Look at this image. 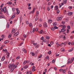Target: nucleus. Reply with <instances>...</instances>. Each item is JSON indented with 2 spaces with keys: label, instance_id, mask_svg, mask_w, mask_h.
I'll return each instance as SVG.
<instances>
[{
  "label": "nucleus",
  "instance_id": "79ce46f5",
  "mask_svg": "<svg viewBox=\"0 0 74 74\" xmlns=\"http://www.w3.org/2000/svg\"><path fill=\"white\" fill-rule=\"evenodd\" d=\"M42 32H43V30H41L40 32V34H42Z\"/></svg>",
  "mask_w": 74,
  "mask_h": 74
},
{
  "label": "nucleus",
  "instance_id": "5fc2aeb1",
  "mask_svg": "<svg viewBox=\"0 0 74 74\" xmlns=\"http://www.w3.org/2000/svg\"><path fill=\"white\" fill-rule=\"evenodd\" d=\"M66 65H63V66H62L61 67H62V68H63V67H66Z\"/></svg>",
  "mask_w": 74,
  "mask_h": 74
},
{
  "label": "nucleus",
  "instance_id": "f3484780",
  "mask_svg": "<svg viewBox=\"0 0 74 74\" xmlns=\"http://www.w3.org/2000/svg\"><path fill=\"white\" fill-rule=\"evenodd\" d=\"M8 67L9 69H11V68L12 67V64H10L9 65Z\"/></svg>",
  "mask_w": 74,
  "mask_h": 74
},
{
  "label": "nucleus",
  "instance_id": "09e8293b",
  "mask_svg": "<svg viewBox=\"0 0 74 74\" xmlns=\"http://www.w3.org/2000/svg\"><path fill=\"white\" fill-rule=\"evenodd\" d=\"M20 58V56H18V57L16 58V59H17V60H18V59H19Z\"/></svg>",
  "mask_w": 74,
  "mask_h": 74
},
{
  "label": "nucleus",
  "instance_id": "f8f14e48",
  "mask_svg": "<svg viewBox=\"0 0 74 74\" xmlns=\"http://www.w3.org/2000/svg\"><path fill=\"white\" fill-rule=\"evenodd\" d=\"M68 14L69 16L73 14V12H69L68 13Z\"/></svg>",
  "mask_w": 74,
  "mask_h": 74
},
{
  "label": "nucleus",
  "instance_id": "6e6552de",
  "mask_svg": "<svg viewBox=\"0 0 74 74\" xmlns=\"http://www.w3.org/2000/svg\"><path fill=\"white\" fill-rule=\"evenodd\" d=\"M5 59V56H3V57L2 58H1V61H2V62L3 61H4V59Z\"/></svg>",
  "mask_w": 74,
  "mask_h": 74
},
{
  "label": "nucleus",
  "instance_id": "2f4dec72",
  "mask_svg": "<svg viewBox=\"0 0 74 74\" xmlns=\"http://www.w3.org/2000/svg\"><path fill=\"white\" fill-rule=\"evenodd\" d=\"M20 12H19V10H17V12H16V14L17 15H18V14H19Z\"/></svg>",
  "mask_w": 74,
  "mask_h": 74
},
{
  "label": "nucleus",
  "instance_id": "f257e3e1",
  "mask_svg": "<svg viewBox=\"0 0 74 74\" xmlns=\"http://www.w3.org/2000/svg\"><path fill=\"white\" fill-rule=\"evenodd\" d=\"M7 10H6V7H4L3 8V11L4 13H6Z\"/></svg>",
  "mask_w": 74,
  "mask_h": 74
},
{
  "label": "nucleus",
  "instance_id": "680f3d73",
  "mask_svg": "<svg viewBox=\"0 0 74 74\" xmlns=\"http://www.w3.org/2000/svg\"><path fill=\"white\" fill-rule=\"evenodd\" d=\"M32 71H35L36 69H32Z\"/></svg>",
  "mask_w": 74,
  "mask_h": 74
},
{
  "label": "nucleus",
  "instance_id": "4d7b16f0",
  "mask_svg": "<svg viewBox=\"0 0 74 74\" xmlns=\"http://www.w3.org/2000/svg\"><path fill=\"white\" fill-rule=\"evenodd\" d=\"M23 37L25 38H26V34L24 35Z\"/></svg>",
  "mask_w": 74,
  "mask_h": 74
},
{
  "label": "nucleus",
  "instance_id": "bf43d9fd",
  "mask_svg": "<svg viewBox=\"0 0 74 74\" xmlns=\"http://www.w3.org/2000/svg\"><path fill=\"white\" fill-rule=\"evenodd\" d=\"M70 60H68V62H67L68 64H69L70 63Z\"/></svg>",
  "mask_w": 74,
  "mask_h": 74
},
{
  "label": "nucleus",
  "instance_id": "864d4df0",
  "mask_svg": "<svg viewBox=\"0 0 74 74\" xmlns=\"http://www.w3.org/2000/svg\"><path fill=\"white\" fill-rule=\"evenodd\" d=\"M55 29H58V27L56 26H55L54 27Z\"/></svg>",
  "mask_w": 74,
  "mask_h": 74
},
{
  "label": "nucleus",
  "instance_id": "393cba45",
  "mask_svg": "<svg viewBox=\"0 0 74 74\" xmlns=\"http://www.w3.org/2000/svg\"><path fill=\"white\" fill-rule=\"evenodd\" d=\"M73 51V48H72L71 49L69 50V52H72Z\"/></svg>",
  "mask_w": 74,
  "mask_h": 74
},
{
  "label": "nucleus",
  "instance_id": "2eb2a0df",
  "mask_svg": "<svg viewBox=\"0 0 74 74\" xmlns=\"http://www.w3.org/2000/svg\"><path fill=\"white\" fill-rule=\"evenodd\" d=\"M11 36H12V34H10L9 35V36H8V38H11Z\"/></svg>",
  "mask_w": 74,
  "mask_h": 74
},
{
  "label": "nucleus",
  "instance_id": "bb28decb",
  "mask_svg": "<svg viewBox=\"0 0 74 74\" xmlns=\"http://www.w3.org/2000/svg\"><path fill=\"white\" fill-rule=\"evenodd\" d=\"M3 63L5 64H7V61H5V62H4Z\"/></svg>",
  "mask_w": 74,
  "mask_h": 74
},
{
  "label": "nucleus",
  "instance_id": "423d86ee",
  "mask_svg": "<svg viewBox=\"0 0 74 74\" xmlns=\"http://www.w3.org/2000/svg\"><path fill=\"white\" fill-rule=\"evenodd\" d=\"M43 26H44L45 27H47V24L46 23H44L43 24Z\"/></svg>",
  "mask_w": 74,
  "mask_h": 74
},
{
  "label": "nucleus",
  "instance_id": "49530a36",
  "mask_svg": "<svg viewBox=\"0 0 74 74\" xmlns=\"http://www.w3.org/2000/svg\"><path fill=\"white\" fill-rule=\"evenodd\" d=\"M63 43H62L61 44H60V47H62V46H63Z\"/></svg>",
  "mask_w": 74,
  "mask_h": 74
},
{
  "label": "nucleus",
  "instance_id": "6e6d98bb",
  "mask_svg": "<svg viewBox=\"0 0 74 74\" xmlns=\"http://www.w3.org/2000/svg\"><path fill=\"white\" fill-rule=\"evenodd\" d=\"M63 37V35H61V36H60L59 38H62Z\"/></svg>",
  "mask_w": 74,
  "mask_h": 74
},
{
  "label": "nucleus",
  "instance_id": "774afa93",
  "mask_svg": "<svg viewBox=\"0 0 74 74\" xmlns=\"http://www.w3.org/2000/svg\"><path fill=\"white\" fill-rule=\"evenodd\" d=\"M32 71H29V74H32Z\"/></svg>",
  "mask_w": 74,
  "mask_h": 74
},
{
  "label": "nucleus",
  "instance_id": "c85d7f7f",
  "mask_svg": "<svg viewBox=\"0 0 74 74\" xmlns=\"http://www.w3.org/2000/svg\"><path fill=\"white\" fill-rule=\"evenodd\" d=\"M57 25V23H53V25L54 26H56V25Z\"/></svg>",
  "mask_w": 74,
  "mask_h": 74
},
{
  "label": "nucleus",
  "instance_id": "1a4fd4ad",
  "mask_svg": "<svg viewBox=\"0 0 74 74\" xmlns=\"http://www.w3.org/2000/svg\"><path fill=\"white\" fill-rule=\"evenodd\" d=\"M7 4H9V5H11L12 4V2L11 1L8 2Z\"/></svg>",
  "mask_w": 74,
  "mask_h": 74
},
{
  "label": "nucleus",
  "instance_id": "4be33fe9",
  "mask_svg": "<svg viewBox=\"0 0 74 74\" xmlns=\"http://www.w3.org/2000/svg\"><path fill=\"white\" fill-rule=\"evenodd\" d=\"M8 41L6 40L4 42L5 44H8Z\"/></svg>",
  "mask_w": 74,
  "mask_h": 74
},
{
  "label": "nucleus",
  "instance_id": "c03bdc74",
  "mask_svg": "<svg viewBox=\"0 0 74 74\" xmlns=\"http://www.w3.org/2000/svg\"><path fill=\"white\" fill-rule=\"evenodd\" d=\"M47 11H49L50 10V8L49 7H48L47 8Z\"/></svg>",
  "mask_w": 74,
  "mask_h": 74
},
{
  "label": "nucleus",
  "instance_id": "c756f323",
  "mask_svg": "<svg viewBox=\"0 0 74 74\" xmlns=\"http://www.w3.org/2000/svg\"><path fill=\"white\" fill-rule=\"evenodd\" d=\"M39 47H40V46H39V45H36V46L35 47V48L36 49H37V48H38Z\"/></svg>",
  "mask_w": 74,
  "mask_h": 74
},
{
  "label": "nucleus",
  "instance_id": "aec40b11",
  "mask_svg": "<svg viewBox=\"0 0 74 74\" xmlns=\"http://www.w3.org/2000/svg\"><path fill=\"white\" fill-rule=\"evenodd\" d=\"M55 10H58V5H56L55 7Z\"/></svg>",
  "mask_w": 74,
  "mask_h": 74
},
{
  "label": "nucleus",
  "instance_id": "58836bf2",
  "mask_svg": "<svg viewBox=\"0 0 74 74\" xmlns=\"http://www.w3.org/2000/svg\"><path fill=\"white\" fill-rule=\"evenodd\" d=\"M14 16H15L14 15H12V17H11V19H14Z\"/></svg>",
  "mask_w": 74,
  "mask_h": 74
},
{
  "label": "nucleus",
  "instance_id": "ddd939ff",
  "mask_svg": "<svg viewBox=\"0 0 74 74\" xmlns=\"http://www.w3.org/2000/svg\"><path fill=\"white\" fill-rule=\"evenodd\" d=\"M23 68L25 69H27L28 68V66L27 65H26L23 67Z\"/></svg>",
  "mask_w": 74,
  "mask_h": 74
},
{
  "label": "nucleus",
  "instance_id": "b1692460",
  "mask_svg": "<svg viewBox=\"0 0 74 74\" xmlns=\"http://www.w3.org/2000/svg\"><path fill=\"white\" fill-rule=\"evenodd\" d=\"M66 70L64 69H62V72L63 73H66Z\"/></svg>",
  "mask_w": 74,
  "mask_h": 74
},
{
  "label": "nucleus",
  "instance_id": "c9c22d12",
  "mask_svg": "<svg viewBox=\"0 0 74 74\" xmlns=\"http://www.w3.org/2000/svg\"><path fill=\"white\" fill-rule=\"evenodd\" d=\"M65 30H66L64 29H62L61 30V31L62 32H65Z\"/></svg>",
  "mask_w": 74,
  "mask_h": 74
},
{
  "label": "nucleus",
  "instance_id": "f03ea898",
  "mask_svg": "<svg viewBox=\"0 0 74 74\" xmlns=\"http://www.w3.org/2000/svg\"><path fill=\"white\" fill-rule=\"evenodd\" d=\"M62 20V18L61 17H58L57 18V21H60Z\"/></svg>",
  "mask_w": 74,
  "mask_h": 74
},
{
  "label": "nucleus",
  "instance_id": "a18cd8bd",
  "mask_svg": "<svg viewBox=\"0 0 74 74\" xmlns=\"http://www.w3.org/2000/svg\"><path fill=\"white\" fill-rule=\"evenodd\" d=\"M67 28L68 29H70V28H71L70 27V25H68L67 26Z\"/></svg>",
  "mask_w": 74,
  "mask_h": 74
},
{
  "label": "nucleus",
  "instance_id": "de8ad7c7",
  "mask_svg": "<svg viewBox=\"0 0 74 74\" xmlns=\"http://www.w3.org/2000/svg\"><path fill=\"white\" fill-rule=\"evenodd\" d=\"M26 61H25L23 63V64H24V65H25V64H26Z\"/></svg>",
  "mask_w": 74,
  "mask_h": 74
},
{
  "label": "nucleus",
  "instance_id": "603ef678",
  "mask_svg": "<svg viewBox=\"0 0 74 74\" xmlns=\"http://www.w3.org/2000/svg\"><path fill=\"white\" fill-rule=\"evenodd\" d=\"M57 13L58 14H59V13L60 12V11L59 10H57Z\"/></svg>",
  "mask_w": 74,
  "mask_h": 74
},
{
  "label": "nucleus",
  "instance_id": "052dcab7",
  "mask_svg": "<svg viewBox=\"0 0 74 74\" xmlns=\"http://www.w3.org/2000/svg\"><path fill=\"white\" fill-rule=\"evenodd\" d=\"M38 28H36L35 29V31L36 32H37V31H38Z\"/></svg>",
  "mask_w": 74,
  "mask_h": 74
},
{
  "label": "nucleus",
  "instance_id": "dca6fc26",
  "mask_svg": "<svg viewBox=\"0 0 74 74\" xmlns=\"http://www.w3.org/2000/svg\"><path fill=\"white\" fill-rule=\"evenodd\" d=\"M48 22L49 23H51L52 21V20L49 19L48 20Z\"/></svg>",
  "mask_w": 74,
  "mask_h": 74
},
{
  "label": "nucleus",
  "instance_id": "cd10ccee",
  "mask_svg": "<svg viewBox=\"0 0 74 74\" xmlns=\"http://www.w3.org/2000/svg\"><path fill=\"white\" fill-rule=\"evenodd\" d=\"M20 22H22V17H20Z\"/></svg>",
  "mask_w": 74,
  "mask_h": 74
},
{
  "label": "nucleus",
  "instance_id": "473e14b6",
  "mask_svg": "<svg viewBox=\"0 0 74 74\" xmlns=\"http://www.w3.org/2000/svg\"><path fill=\"white\" fill-rule=\"evenodd\" d=\"M14 68H12L10 70V71L11 72H13V71H14Z\"/></svg>",
  "mask_w": 74,
  "mask_h": 74
},
{
  "label": "nucleus",
  "instance_id": "4468645a",
  "mask_svg": "<svg viewBox=\"0 0 74 74\" xmlns=\"http://www.w3.org/2000/svg\"><path fill=\"white\" fill-rule=\"evenodd\" d=\"M7 28H8L10 27V25L9 23H7Z\"/></svg>",
  "mask_w": 74,
  "mask_h": 74
},
{
  "label": "nucleus",
  "instance_id": "a878e982",
  "mask_svg": "<svg viewBox=\"0 0 74 74\" xmlns=\"http://www.w3.org/2000/svg\"><path fill=\"white\" fill-rule=\"evenodd\" d=\"M61 50L62 52H64V49L63 48H62L61 49Z\"/></svg>",
  "mask_w": 74,
  "mask_h": 74
},
{
  "label": "nucleus",
  "instance_id": "338daca9",
  "mask_svg": "<svg viewBox=\"0 0 74 74\" xmlns=\"http://www.w3.org/2000/svg\"><path fill=\"white\" fill-rule=\"evenodd\" d=\"M31 8H32V7H28V10H30V9H31Z\"/></svg>",
  "mask_w": 74,
  "mask_h": 74
},
{
  "label": "nucleus",
  "instance_id": "0e129e2a",
  "mask_svg": "<svg viewBox=\"0 0 74 74\" xmlns=\"http://www.w3.org/2000/svg\"><path fill=\"white\" fill-rule=\"evenodd\" d=\"M7 56H10V53H7Z\"/></svg>",
  "mask_w": 74,
  "mask_h": 74
},
{
  "label": "nucleus",
  "instance_id": "37998d69",
  "mask_svg": "<svg viewBox=\"0 0 74 74\" xmlns=\"http://www.w3.org/2000/svg\"><path fill=\"white\" fill-rule=\"evenodd\" d=\"M48 54H49V55H51V51H49L48 52Z\"/></svg>",
  "mask_w": 74,
  "mask_h": 74
},
{
  "label": "nucleus",
  "instance_id": "13d9d810",
  "mask_svg": "<svg viewBox=\"0 0 74 74\" xmlns=\"http://www.w3.org/2000/svg\"><path fill=\"white\" fill-rule=\"evenodd\" d=\"M68 73L69 74H72V73H71V71H68Z\"/></svg>",
  "mask_w": 74,
  "mask_h": 74
},
{
  "label": "nucleus",
  "instance_id": "f704fd0d",
  "mask_svg": "<svg viewBox=\"0 0 74 74\" xmlns=\"http://www.w3.org/2000/svg\"><path fill=\"white\" fill-rule=\"evenodd\" d=\"M46 38H47V40H49V37L46 36Z\"/></svg>",
  "mask_w": 74,
  "mask_h": 74
},
{
  "label": "nucleus",
  "instance_id": "a211bd4d",
  "mask_svg": "<svg viewBox=\"0 0 74 74\" xmlns=\"http://www.w3.org/2000/svg\"><path fill=\"white\" fill-rule=\"evenodd\" d=\"M63 2L64 4H66L67 3V0H63Z\"/></svg>",
  "mask_w": 74,
  "mask_h": 74
},
{
  "label": "nucleus",
  "instance_id": "e433bc0d",
  "mask_svg": "<svg viewBox=\"0 0 74 74\" xmlns=\"http://www.w3.org/2000/svg\"><path fill=\"white\" fill-rule=\"evenodd\" d=\"M17 67V65H14V69H16V67Z\"/></svg>",
  "mask_w": 74,
  "mask_h": 74
},
{
  "label": "nucleus",
  "instance_id": "20e7f679",
  "mask_svg": "<svg viewBox=\"0 0 74 74\" xmlns=\"http://www.w3.org/2000/svg\"><path fill=\"white\" fill-rule=\"evenodd\" d=\"M29 26L30 27H33V25L32 23H30L29 24Z\"/></svg>",
  "mask_w": 74,
  "mask_h": 74
},
{
  "label": "nucleus",
  "instance_id": "9d476101",
  "mask_svg": "<svg viewBox=\"0 0 74 74\" xmlns=\"http://www.w3.org/2000/svg\"><path fill=\"white\" fill-rule=\"evenodd\" d=\"M38 15H39V12L37 11L36 12V17H38Z\"/></svg>",
  "mask_w": 74,
  "mask_h": 74
},
{
  "label": "nucleus",
  "instance_id": "69168bd1",
  "mask_svg": "<svg viewBox=\"0 0 74 74\" xmlns=\"http://www.w3.org/2000/svg\"><path fill=\"white\" fill-rule=\"evenodd\" d=\"M3 46H2L1 47V48H0V49H1H1H3Z\"/></svg>",
  "mask_w": 74,
  "mask_h": 74
},
{
  "label": "nucleus",
  "instance_id": "39448f33",
  "mask_svg": "<svg viewBox=\"0 0 74 74\" xmlns=\"http://www.w3.org/2000/svg\"><path fill=\"white\" fill-rule=\"evenodd\" d=\"M15 29H13L12 31V34H13V33H15Z\"/></svg>",
  "mask_w": 74,
  "mask_h": 74
},
{
  "label": "nucleus",
  "instance_id": "a19ab883",
  "mask_svg": "<svg viewBox=\"0 0 74 74\" xmlns=\"http://www.w3.org/2000/svg\"><path fill=\"white\" fill-rule=\"evenodd\" d=\"M51 30H55V28L53 27H51Z\"/></svg>",
  "mask_w": 74,
  "mask_h": 74
},
{
  "label": "nucleus",
  "instance_id": "72a5a7b5",
  "mask_svg": "<svg viewBox=\"0 0 74 74\" xmlns=\"http://www.w3.org/2000/svg\"><path fill=\"white\" fill-rule=\"evenodd\" d=\"M4 18L3 15H2L0 16V19H1V18Z\"/></svg>",
  "mask_w": 74,
  "mask_h": 74
},
{
  "label": "nucleus",
  "instance_id": "5701e85b",
  "mask_svg": "<svg viewBox=\"0 0 74 74\" xmlns=\"http://www.w3.org/2000/svg\"><path fill=\"white\" fill-rule=\"evenodd\" d=\"M42 56V55L41 54L40 56H38V58H41Z\"/></svg>",
  "mask_w": 74,
  "mask_h": 74
},
{
  "label": "nucleus",
  "instance_id": "7c9ffc66",
  "mask_svg": "<svg viewBox=\"0 0 74 74\" xmlns=\"http://www.w3.org/2000/svg\"><path fill=\"white\" fill-rule=\"evenodd\" d=\"M3 51H4L6 52H7V49H5V50L3 49Z\"/></svg>",
  "mask_w": 74,
  "mask_h": 74
},
{
  "label": "nucleus",
  "instance_id": "7ed1b4c3",
  "mask_svg": "<svg viewBox=\"0 0 74 74\" xmlns=\"http://www.w3.org/2000/svg\"><path fill=\"white\" fill-rule=\"evenodd\" d=\"M19 34V32H17L16 34H14V37H16V36H17Z\"/></svg>",
  "mask_w": 74,
  "mask_h": 74
},
{
  "label": "nucleus",
  "instance_id": "ea45409f",
  "mask_svg": "<svg viewBox=\"0 0 74 74\" xmlns=\"http://www.w3.org/2000/svg\"><path fill=\"white\" fill-rule=\"evenodd\" d=\"M46 40L45 39H44L43 40H42V42H46Z\"/></svg>",
  "mask_w": 74,
  "mask_h": 74
},
{
  "label": "nucleus",
  "instance_id": "9b49d317",
  "mask_svg": "<svg viewBox=\"0 0 74 74\" xmlns=\"http://www.w3.org/2000/svg\"><path fill=\"white\" fill-rule=\"evenodd\" d=\"M74 58H71V61L70 63H72V62H73V61H74Z\"/></svg>",
  "mask_w": 74,
  "mask_h": 74
},
{
  "label": "nucleus",
  "instance_id": "6ab92c4d",
  "mask_svg": "<svg viewBox=\"0 0 74 74\" xmlns=\"http://www.w3.org/2000/svg\"><path fill=\"white\" fill-rule=\"evenodd\" d=\"M23 51L24 52H25V53H26L27 52L26 51L25 49H23Z\"/></svg>",
  "mask_w": 74,
  "mask_h": 74
},
{
  "label": "nucleus",
  "instance_id": "3c124183",
  "mask_svg": "<svg viewBox=\"0 0 74 74\" xmlns=\"http://www.w3.org/2000/svg\"><path fill=\"white\" fill-rule=\"evenodd\" d=\"M0 10L1 12H3V8H1L0 9Z\"/></svg>",
  "mask_w": 74,
  "mask_h": 74
},
{
  "label": "nucleus",
  "instance_id": "e2e57ef3",
  "mask_svg": "<svg viewBox=\"0 0 74 74\" xmlns=\"http://www.w3.org/2000/svg\"><path fill=\"white\" fill-rule=\"evenodd\" d=\"M71 45H74V42H72L71 43Z\"/></svg>",
  "mask_w": 74,
  "mask_h": 74
},
{
  "label": "nucleus",
  "instance_id": "8fccbe9b",
  "mask_svg": "<svg viewBox=\"0 0 74 74\" xmlns=\"http://www.w3.org/2000/svg\"><path fill=\"white\" fill-rule=\"evenodd\" d=\"M33 45H34L35 47H36L37 45V43H33Z\"/></svg>",
  "mask_w": 74,
  "mask_h": 74
},
{
  "label": "nucleus",
  "instance_id": "412c9836",
  "mask_svg": "<svg viewBox=\"0 0 74 74\" xmlns=\"http://www.w3.org/2000/svg\"><path fill=\"white\" fill-rule=\"evenodd\" d=\"M30 54L32 55V56H34V55H35V54L33 52H31Z\"/></svg>",
  "mask_w": 74,
  "mask_h": 74
},
{
  "label": "nucleus",
  "instance_id": "4c0bfd02",
  "mask_svg": "<svg viewBox=\"0 0 74 74\" xmlns=\"http://www.w3.org/2000/svg\"><path fill=\"white\" fill-rule=\"evenodd\" d=\"M32 31L33 33H34V32H35V28H33V29H32Z\"/></svg>",
  "mask_w": 74,
  "mask_h": 74
},
{
  "label": "nucleus",
  "instance_id": "0eeeda50",
  "mask_svg": "<svg viewBox=\"0 0 74 74\" xmlns=\"http://www.w3.org/2000/svg\"><path fill=\"white\" fill-rule=\"evenodd\" d=\"M36 10V9L35 8H34L32 11V14H34L35 12V10Z\"/></svg>",
  "mask_w": 74,
  "mask_h": 74
}]
</instances>
